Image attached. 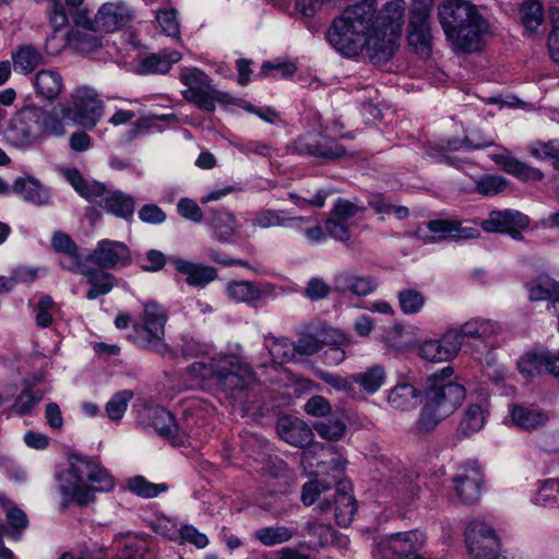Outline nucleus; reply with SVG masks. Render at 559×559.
Here are the masks:
<instances>
[{"mask_svg": "<svg viewBox=\"0 0 559 559\" xmlns=\"http://www.w3.org/2000/svg\"><path fill=\"white\" fill-rule=\"evenodd\" d=\"M114 487V477L100 464L85 456L72 455L68 471L60 478L59 490L63 507L70 503L87 506L95 500L96 492H107Z\"/></svg>", "mask_w": 559, "mask_h": 559, "instance_id": "f257e3e1", "label": "nucleus"}, {"mask_svg": "<svg viewBox=\"0 0 559 559\" xmlns=\"http://www.w3.org/2000/svg\"><path fill=\"white\" fill-rule=\"evenodd\" d=\"M188 370L202 380H215L228 399L240 402L258 381L251 365L235 355H218L207 361H195Z\"/></svg>", "mask_w": 559, "mask_h": 559, "instance_id": "f03ea898", "label": "nucleus"}, {"mask_svg": "<svg viewBox=\"0 0 559 559\" xmlns=\"http://www.w3.org/2000/svg\"><path fill=\"white\" fill-rule=\"evenodd\" d=\"M453 372V368L448 366L426 379L425 404L417 421L420 431L433 430L443 419L451 416L465 400V388L450 380Z\"/></svg>", "mask_w": 559, "mask_h": 559, "instance_id": "7ed1b4c3", "label": "nucleus"}, {"mask_svg": "<svg viewBox=\"0 0 559 559\" xmlns=\"http://www.w3.org/2000/svg\"><path fill=\"white\" fill-rule=\"evenodd\" d=\"M376 15L371 0L358 2L335 17L326 32V39L337 51L347 57L357 56L364 48Z\"/></svg>", "mask_w": 559, "mask_h": 559, "instance_id": "20e7f679", "label": "nucleus"}, {"mask_svg": "<svg viewBox=\"0 0 559 559\" xmlns=\"http://www.w3.org/2000/svg\"><path fill=\"white\" fill-rule=\"evenodd\" d=\"M168 313L162 305L155 301L144 304L143 324L133 325V342L162 356H173V350L164 341Z\"/></svg>", "mask_w": 559, "mask_h": 559, "instance_id": "39448f33", "label": "nucleus"}, {"mask_svg": "<svg viewBox=\"0 0 559 559\" xmlns=\"http://www.w3.org/2000/svg\"><path fill=\"white\" fill-rule=\"evenodd\" d=\"M180 81L187 86L183 98L200 109L214 111L216 103H229V94L215 88L209 75L198 68H182Z\"/></svg>", "mask_w": 559, "mask_h": 559, "instance_id": "423d86ee", "label": "nucleus"}, {"mask_svg": "<svg viewBox=\"0 0 559 559\" xmlns=\"http://www.w3.org/2000/svg\"><path fill=\"white\" fill-rule=\"evenodd\" d=\"M61 111L63 118L71 119L85 129H93L103 117L104 104L94 88L81 86L61 105Z\"/></svg>", "mask_w": 559, "mask_h": 559, "instance_id": "0eeeda50", "label": "nucleus"}, {"mask_svg": "<svg viewBox=\"0 0 559 559\" xmlns=\"http://www.w3.org/2000/svg\"><path fill=\"white\" fill-rule=\"evenodd\" d=\"M489 36H493V28L489 21L478 13L445 38L453 50L472 53L480 51L485 46V38Z\"/></svg>", "mask_w": 559, "mask_h": 559, "instance_id": "6e6552de", "label": "nucleus"}, {"mask_svg": "<svg viewBox=\"0 0 559 559\" xmlns=\"http://www.w3.org/2000/svg\"><path fill=\"white\" fill-rule=\"evenodd\" d=\"M465 542L468 555L473 559H496L500 548L499 538L486 523L474 520L465 528Z\"/></svg>", "mask_w": 559, "mask_h": 559, "instance_id": "1a4fd4ad", "label": "nucleus"}, {"mask_svg": "<svg viewBox=\"0 0 559 559\" xmlns=\"http://www.w3.org/2000/svg\"><path fill=\"white\" fill-rule=\"evenodd\" d=\"M38 107H25L10 119L5 131L8 140L15 146H27L41 138Z\"/></svg>", "mask_w": 559, "mask_h": 559, "instance_id": "9d476101", "label": "nucleus"}, {"mask_svg": "<svg viewBox=\"0 0 559 559\" xmlns=\"http://www.w3.org/2000/svg\"><path fill=\"white\" fill-rule=\"evenodd\" d=\"M84 262L97 265L102 270H119L131 264V251L121 241L103 239L84 255Z\"/></svg>", "mask_w": 559, "mask_h": 559, "instance_id": "9b49d317", "label": "nucleus"}, {"mask_svg": "<svg viewBox=\"0 0 559 559\" xmlns=\"http://www.w3.org/2000/svg\"><path fill=\"white\" fill-rule=\"evenodd\" d=\"M426 537L418 531L391 534L377 543L376 554L383 559H402L417 554Z\"/></svg>", "mask_w": 559, "mask_h": 559, "instance_id": "f8f14e48", "label": "nucleus"}, {"mask_svg": "<svg viewBox=\"0 0 559 559\" xmlns=\"http://www.w3.org/2000/svg\"><path fill=\"white\" fill-rule=\"evenodd\" d=\"M456 497L464 504H474L480 499L484 474L476 462L461 465L452 478Z\"/></svg>", "mask_w": 559, "mask_h": 559, "instance_id": "ddd939ff", "label": "nucleus"}, {"mask_svg": "<svg viewBox=\"0 0 559 559\" xmlns=\"http://www.w3.org/2000/svg\"><path fill=\"white\" fill-rule=\"evenodd\" d=\"M478 13V8L467 0H444L437 7L438 21L445 37Z\"/></svg>", "mask_w": 559, "mask_h": 559, "instance_id": "4468645a", "label": "nucleus"}, {"mask_svg": "<svg viewBox=\"0 0 559 559\" xmlns=\"http://www.w3.org/2000/svg\"><path fill=\"white\" fill-rule=\"evenodd\" d=\"M292 150L300 155L324 159H336L346 154L345 148L334 139L318 133L300 135Z\"/></svg>", "mask_w": 559, "mask_h": 559, "instance_id": "2eb2a0df", "label": "nucleus"}, {"mask_svg": "<svg viewBox=\"0 0 559 559\" xmlns=\"http://www.w3.org/2000/svg\"><path fill=\"white\" fill-rule=\"evenodd\" d=\"M530 219L519 211L504 210L492 211L488 218L480 223L487 233L509 234L513 239H523L522 230L527 228Z\"/></svg>", "mask_w": 559, "mask_h": 559, "instance_id": "dca6fc26", "label": "nucleus"}, {"mask_svg": "<svg viewBox=\"0 0 559 559\" xmlns=\"http://www.w3.org/2000/svg\"><path fill=\"white\" fill-rule=\"evenodd\" d=\"M68 12L60 0H48L47 10L49 19L56 29L66 26L69 22V15L76 26L90 28L93 26V20L90 11L84 5V0H64Z\"/></svg>", "mask_w": 559, "mask_h": 559, "instance_id": "f3484780", "label": "nucleus"}, {"mask_svg": "<svg viewBox=\"0 0 559 559\" xmlns=\"http://www.w3.org/2000/svg\"><path fill=\"white\" fill-rule=\"evenodd\" d=\"M427 229L431 235L423 237L426 243H436L444 240H467L479 236L478 229L464 227L461 222L456 219H431L427 223Z\"/></svg>", "mask_w": 559, "mask_h": 559, "instance_id": "a211bd4d", "label": "nucleus"}, {"mask_svg": "<svg viewBox=\"0 0 559 559\" xmlns=\"http://www.w3.org/2000/svg\"><path fill=\"white\" fill-rule=\"evenodd\" d=\"M397 46V34L388 29H374L366 35L362 49L373 64H382L391 59Z\"/></svg>", "mask_w": 559, "mask_h": 559, "instance_id": "6ab92c4d", "label": "nucleus"}, {"mask_svg": "<svg viewBox=\"0 0 559 559\" xmlns=\"http://www.w3.org/2000/svg\"><path fill=\"white\" fill-rule=\"evenodd\" d=\"M457 337L450 329L439 340H426L419 346V355L432 362L449 361L461 350Z\"/></svg>", "mask_w": 559, "mask_h": 559, "instance_id": "aec40b11", "label": "nucleus"}, {"mask_svg": "<svg viewBox=\"0 0 559 559\" xmlns=\"http://www.w3.org/2000/svg\"><path fill=\"white\" fill-rule=\"evenodd\" d=\"M168 261L176 271L186 276L189 286L204 288L217 277L215 267L202 263H195L179 257H170Z\"/></svg>", "mask_w": 559, "mask_h": 559, "instance_id": "412c9836", "label": "nucleus"}, {"mask_svg": "<svg viewBox=\"0 0 559 559\" xmlns=\"http://www.w3.org/2000/svg\"><path fill=\"white\" fill-rule=\"evenodd\" d=\"M129 21L130 13L123 3H105L98 10L93 20V26L88 29L111 33L124 26Z\"/></svg>", "mask_w": 559, "mask_h": 559, "instance_id": "4be33fe9", "label": "nucleus"}, {"mask_svg": "<svg viewBox=\"0 0 559 559\" xmlns=\"http://www.w3.org/2000/svg\"><path fill=\"white\" fill-rule=\"evenodd\" d=\"M451 330L457 334L459 346L461 348L464 340H475L486 343L500 333L501 326L491 319L473 318L463 323L459 329Z\"/></svg>", "mask_w": 559, "mask_h": 559, "instance_id": "5701e85b", "label": "nucleus"}, {"mask_svg": "<svg viewBox=\"0 0 559 559\" xmlns=\"http://www.w3.org/2000/svg\"><path fill=\"white\" fill-rule=\"evenodd\" d=\"M519 370L528 377L549 373L559 381V357L547 352L527 353L520 359Z\"/></svg>", "mask_w": 559, "mask_h": 559, "instance_id": "b1692460", "label": "nucleus"}, {"mask_svg": "<svg viewBox=\"0 0 559 559\" xmlns=\"http://www.w3.org/2000/svg\"><path fill=\"white\" fill-rule=\"evenodd\" d=\"M511 421L518 428L524 431H533L544 427L550 419V416L544 409L523 404H512L509 406Z\"/></svg>", "mask_w": 559, "mask_h": 559, "instance_id": "393cba45", "label": "nucleus"}, {"mask_svg": "<svg viewBox=\"0 0 559 559\" xmlns=\"http://www.w3.org/2000/svg\"><path fill=\"white\" fill-rule=\"evenodd\" d=\"M74 272L86 277V282L91 286L86 293V298L90 300H95L100 296L109 294L117 283V278L114 274L102 269L92 267L85 262Z\"/></svg>", "mask_w": 559, "mask_h": 559, "instance_id": "a878e982", "label": "nucleus"}, {"mask_svg": "<svg viewBox=\"0 0 559 559\" xmlns=\"http://www.w3.org/2000/svg\"><path fill=\"white\" fill-rule=\"evenodd\" d=\"M276 430L283 440L299 448L310 444L313 439L311 428L305 421L295 417H281L277 420Z\"/></svg>", "mask_w": 559, "mask_h": 559, "instance_id": "bb28decb", "label": "nucleus"}, {"mask_svg": "<svg viewBox=\"0 0 559 559\" xmlns=\"http://www.w3.org/2000/svg\"><path fill=\"white\" fill-rule=\"evenodd\" d=\"M378 288L377 281L370 275H359L352 272H341L334 277V289L337 293H350L358 297H365Z\"/></svg>", "mask_w": 559, "mask_h": 559, "instance_id": "cd10ccee", "label": "nucleus"}, {"mask_svg": "<svg viewBox=\"0 0 559 559\" xmlns=\"http://www.w3.org/2000/svg\"><path fill=\"white\" fill-rule=\"evenodd\" d=\"M51 247L56 252L63 254L60 260V266L63 270L73 272L84 262V255L79 252L76 243L63 231L53 233Z\"/></svg>", "mask_w": 559, "mask_h": 559, "instance_id": "c85d7f7f", "label": "nucleus"}, {"mask_svg": "<svg viewBox=\"0 0 559 559\" xmlns=\"http://www.w3.org/2000/svg\"><path fill=\"white\" fill-rule=\"evenodd\" d=\"M421 390L409 382H400L386 393L391 407L400 411L415 409L421 403Z\"/></svg>", "mask_w": 559, "mask_h": 559, "instance_id": "c756f323", "label": "nucleus"}, {"mask_svg": "<svg viewBox=\"0 0 559 559\" xmlns=\"http://www.w3.org/2000/svg\"><path fill=\"white\" fill-rule=\"evenodd\" d=\"M528 298L532 301L549 300L548 310H557L559 304V282L546 274L538 275L526 284Z\"/></svg>", "mask_w": 559, "mask_h": 559, "instance_id": "7c9ffc66", "label": "nucleus"}, {"mask_svg": "<svg viewBox=\"0 0 559 559\" xmlns=\"http://www.w3.org/2000/svg\"><path fill=\"white\" fill-rule=\"evenodd\" d=\"M33 85L37 97L52 102L63 90V79L56 70L43 69L34 75Z\"/></svg>", "mask_w": 559, "mask_h": 559, "instance_id": "2f4dec72", "label": "nucleus"}, {"mask_svg": "<svg viewBox=\"0 0 559 559\" xmlns=\"http://www.w3.org/2000/svg\"><path fill=\"white\" fill-rule=\"evenodd\" d=\"M12 190L34 205H46L50 200L49 190L34 177H19L13 182Z\"/></svg>", "mask_w": 559, "mask_h": 559, "instance_id": "473e14b6", "label": "nucleus"}, {"mask_svg": "<svg viewBox=\"0 0 559 559\" xmlns=\"http://www.w3.org/2000/svg\"><path fill=\"white\" fill-rule=\"evenodd\" d=\"M407 41L418 56L429 57L432 41L430 21L409 20Z\"/></svg>", "mask_w": 559, "mask_h": 559, "instance_id": "72a5a7b5", "label": "nucleus"}, {"mask_svg": "<svg viewBox=\"0 0 559 559\" xmlns=\"http://www.w3.org/2000/svg\"><path fill=\"white\" fill-rule=\"evenodd\" d=\"M346 464V460L342 454L334 451L332 447L322 448L321 453L319 454V460L316 463V466L319 468L318 473L321 475H328L331 477L332 486L343 485L342 477L344 474V467Z\"/></svg>", "mask_w": 559, "mask_h": 559, "instance_id": "f704fd0d", "label": "nucleus"}, {"mask_svg": "<svg viewBox=\"0 0 559 559\" xmlns=\"http://www.w3.org/2000/svg\"><path fill=\"white\" fill-rule=\"evenodd\" d=\"M273 293L271 284L254 285L249 281L233 282L227 286V294L229 298L237 302H252L257 301Z\"/></svg>", "mask_w": 559, "mask_h": 559, "instance_id": "c9c22d12", "label": "nucleus"}, {"mask_svg": "<svg viewBox=\"0 0 559 559\" xmlns=\"http://www.w3.org/2000/svg\"><path fill=\"white\" fill-rule=\"evenodd\" d=\"M306 217H287L283 211L277 210H261L257 212L252 218V225L259 228L271 227H292L301 229L302 224L307 223Z\"/></svg>", "mask_w": 559, "mask_h": 559, "instance_id": "e433bc0d", "label": "nucleus"}, {"mask_svg": "<svg viewBox=\"0 0 559 559\" xmlns=\"http://www.w3.org/2000/svg\"><path fill=\"white\" fill-rule=\"evenodd\" d=\"M520 22L530 35L544 32L545 13L543 4L537 0H525L519 9Z\"/></svg>", "mask_w": 559, "mask_h": 559, "instance_id": "4c0bfd02", "label": "nucleus"}, {"mask_svg": "<svg viewBox=\"0 0 559 559\" xmlns=\"http://www.w3.org/2000/svg\"><path fill=\"white\" fill-rule=\"evenodd\" d=\"M385 380V368L381 365H372L360 372L352 374V391L354 390V384H358L361 392L374 394L382 388Z\"/></svg>", "mask_w": 559, "mask_h": 559, "instance_id": "58836bf2", "label": "nucleus"}, {"mask_svg": "<svg viewBox=\"0 0 559 559\" xmlns=\"http://www.w3.org/2000/svg\"><path fill=\"white\" fill-rule=\"evenodd\" d=\"M174 416L170 412L162 406H151L144 411L141 423L152 428L159 436L170 440Z\"/></svg>", "mask_w": 559, "mask_h": 559, "instance_id": "ea45409f", "label": "nucleus"}, {"mask_svg": "<svg viewBox=\"0 0 559 559\" xmlns=\"http://www.w3.org/2000/svg\"><path fill=\"white\" fill-rule=\"evenodd\" d=\"M14 70L22 74L32 73L44 63V55L33 45H22L11 52Z\"/></svg>", "mask_w": 559, "mask_h": 559, "instance_id": "a19ab883", "label": "nucleus"}, {"mask_svg": "<svg viewBox=\"0 0 559 559\" xmlns=\"http://www.w3.org/2000/svg\"><path fill=\"white\" fill-rule=\"evenodd\" d=\"M332 489V483L321 478L308 481L302 487L301 500L306 506L313 504L319 500L318 509L325 512L331 509L332 502L326 493Z\"/></svg>", "mask_w": 559, "mask_h": 559, "instance_id": "79ce46f5", "label": "nucleus"}, {"mask_svg": "<svg viewBox=\"0 0 559 559\" xmlns=\"http://www.w3.org/2000/svg\"><path fill=\"white\" fill-rule=\"evenodd\" d=\"M497 162L502 169L522 181H540L544 174L540 169L532 167L510 155H499Z\"/></svg>", "mask_w": 559, "mask_h": 559, "instance_id": "37998d69", "label": "nucleus"}, {"mask_svg": "<svg viewBox=\"0 0 559 559\" xmlns=\"http://www.w3.org/2000/svg\"><path fill=\"white\" fill-rule=\"evenodd\" d=\"M102 204L108 213L124 219H130L135 210L134 199L121 191L108 193L102 199Z\"/></svg>", "mask_w": 559, "mask_h": 559, "instance_id": "c03bdc74", "label": "nucleus"}, {"mask_svg": "<svg viewBox=\"0 0 559 559\" xmlns=\"http://www.w3.org/2000/svg\"><path fill=\"white\" fill-rule=\"evenodd\" d=\"M346 486L343 485L342 489H336L334 497V515L337 524L342 527H347L357 511L356 500L346 490Z\"/></svg>", "mask_w": 559, "mask_h": 559, "instance_id": "a18cd8bd", "label": "nucleus"}, {"mask_svg": "<svg viewBox=\"0 0 559 559\" xmlns=\"http://www.w3.org/2000/svg\"><path fill=\"white\" fill-rule=\"evenodd\" d=\"M181 60V53L173 50L168 53H152L141 62L142 73H167L174 63Z\"/></svg>", "mask_w": 559, "mask_h": 559, "instance_id": "49530a36", "label": "nucleus"}, {"mask_svg": "<svg viewBox=\"0 0 559 559\" xmlns=\"http://www.w3.org/2000/svg\"><path fill=\"white\" fill-rule=\"evenodd\" d=\"M304 530L316 547L332 545L337 539L336 531L317 519L309 520Z\"/></svg>", "mask_w": 559, "mask_h": 559, "instance_id": "de8ad7c7", "label": "nucleus"}, {"mask_svg": "<svg viewBox=\"0 0 559 559\" xmlns=\"http://www.w3.org/2000/svg\"><path fill=\"white\" fill-rule=\"evenodd\" d=\"M265 347L272 360L278 365L293 360L296 355L295 343L286 337H265Z\"/></svg>", "mask_w": 559, "mask_h": 559, "instance_id": "09e8293b", "label": "nucleus"}, {"mask_svg": "<svg viewBox=\"0 0 559 559\" xmlns=\"http://www.w3.org/2000/svg\"><path fill=\"white\" fill-rule=\"evenodd\" d=\"M405 8L406 3L404 0H392L385 3L381 16L385 26L384 29L399 35L404 23Z\"/></svg>", "mask_w": 559, "mask_h": 559, "instance_id": "8fccbe9b", "label": "nucleus"}, {"mask_svg": "<svg viewBox=\"0 0 559 559\" xmlns=\"http://www.w3.org/2000/svg\"><path fill=\"white\" fill-rule=\"evenodd\" d=\"M294 535V528L282 525L261 527L254 533V537L269 547L288 542Z\"/></svg>", "mask_w": 559, "mask_h": 559, "instance_id": "3c124183", "label": "nucleus"}, {"mask_svg": "<svg viewBox=\"0 0 559 559\" xmlns=\"http://www.w3.org/2000/svg\"><path fill=\"white\" fill-rule=\"evenodd\" d=\"M485 424V416L481 407L477 404L469 405L464 412L463 418L457 427V433L468 437L479 431Z\"/></svg>", "mask_w": 559, "mask_h": 559, "instance_id": "603ef678", "label": "nucleus"}, {"mask_svg": "<svg viewBox=\"0 0 559 559\" xmlns=\"http://www.w3.org/2000/svg\"><path fill=\"white\" fill-rule=\"evenodd\" d=\"M211 224L219 241L229 240L236 233V218L227 211L213 212Z\"/></svg>", "mask_w": 559, "mask_h": 559, "instance_id": "864d4df0", "label": "nucleus"}, {"mask_svg": "<svg viewBox=\"0 0 559 559\" xmlns=\"http://www.w3.org/2000/svg\"><path fill=\"white\" fill-rule=\"evenodd\" d=\"M527 151L536 159H549L552 167L559 170V140L534 142L528 145Z\"/></svg>", "mask_w": 559, "mask_h": 559, "instance_id": "5fc2aeb1", "label": "nucleus"}, {"mask_svg": "<svg viewBox=\"0 0 559 559\" xmlns=\"http://www.w3.org/2000/svg\"><path fill=\"white\" fill-rule=\"evenodd\" d=\"M399 306L405 314H416L425 306L426 299L421 292L415 288H404L397 294Z\"/></svg>", "mask_w": 559, "mask_h": 559, "instance_id": "6e6d98bb", "label": "nucleus"}, {"mask_svg": "<svg viewBox=\"0 0 559 559\" xmlns=\"http://www.w3.org/2000/svg\"><path fill=\"white\" fill-rule=\"evenodd\" d=\"M130 491L142 498H154L165 492L168 487L165 484L150 483L143 476H134L128 480Z\"/></svg>", "mask_w": 559, "mask_h": 559, "instance_id": "4d7b16f0", "label": "nucleus"}, {"mask_svg": "<svg viewBox=\"0 0 559 559\" xmlns=\"http://www.w3.org/2000/svg\"><path fill=\"white\" fill-rule=\"evenodd\" d=\"M41 138L46 135L62 136L66 133L62 119L55 110H44L38 107Z\"/></svg>", "mask_w": 559, "mask_h": 559, "instance_id": "13d9d810", "label": "nucleus"}, {"mask_svg": "<svg viewBox=\"0 0 559 559\" xmlns=\"http://www.w3.org/2000/svg\"><path fill=\"white\" fill-rule=\"evenodd\" d=\"M133 397V392L130 390H122L115 393L111 399L107 402L105 411L107 416L111 420H120L124 415L129 402Z\"/></svg>", "mask_w": 559, "mask_h": 559, "instance_id": "bf43d9fd", "label": "nucleus"}, {"mask_svg": "<svg viewBox=\"0 0 559 559\" xmlns=\"http://www.w3.org/2000/svg\"><path fill=\"white\" fill-rule=\"evenodd\" d=\"M314 430L326 440H340L346 430V425L341 419L321 420L314 424Z\"/></svg>", "mask_w": 559, "mask_h": 559, "instance_id": "052dcab7", "label": "nucleus"}, {"mask_svg": "<svg viewBox=\"0 0 559 559\" xmlns=\"http://www.w3.org/2000/svg\"><path fill=\"white\" fill-rule=\"evenodd\" d=\"M57 310L53 299L48 295H43L35 307L36 323L40 328H48L52 323V314Z\"/></svg>", "mask_w": 559, "mask_h": 559, "instance_id": "680f3d73", "label": "nucleus"}, {"mask_svg": "<svg viewBox=\"0 0 559 559\" xmlns=\"http://www.w3.org/2000/svg\"><path fill=\"white\" fill-rule=\"evenodd\" d=\"M559 495V483L556 479H547L534 496V503L548 506L556 501Z\"/></svg>", "mask_w": 559, "mask_h": 559, "instance_id": "e2e57ef3", "label": "nucleus"}, {"mask_svg": "<svg viewBox=\"0 0 559 559\" xmlns=\"http://www.w3.org/2000/svg\"><path fill=\"white\" fill-rule=\"evenodd\" d=\"M156 20L167 36L179 37L180 27L177 20V12L174 9L158 11L156 13Z\"/></svg>", "mask_w": 559, "mask_h": 559, "instance_id": "0e129e2a", "label": "nucleus"}, {"mask_svg": "<svg viewBox=\"0 0 559 559\" xmlns=\"http://www.w3.org/2000/svg\"><path fill=\"white\" fill-rule=\"evenodd\" d=\"M192 418H181L180 420H176L174 418V424L171 428L170 442L176 445L183 444L186 440L193 435V423H191Z\"/></svg>", "mask_w": 559, "mask_h": 559, "instance_id": "69168bd1", "label": "nucleus"}, {"mask_svg": "<svg viewBox=\"0 0 559 559\" xmlns=\"http://www.w3.org/2000/svg\"><path fill=\"white\" fill-rule=\"evenodd\" d=\"M324 226L328 235L335 240L346 242L350 239V230L347 222L332 216L325 221Z\"/></svg>", "mask_w": 559, "mask_h": 559, "instance_id": "338daca9", "label": "nucleus"}, {"mask_svg": "<svg viewBox=\"0 0 559 559\" xmlns=\"http://www.w3.org/2000/svg\"><path fill=\"white\" fill-rule=\"evenodd\" d=\"M146 550V543L142 539L127 540L118 552V559H143Z\"/></svg>", "mask_w": 559, "mask_h": 559, "instance_id": "774afa93", "label": "nucleus"}]
</instances>
